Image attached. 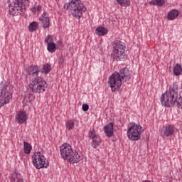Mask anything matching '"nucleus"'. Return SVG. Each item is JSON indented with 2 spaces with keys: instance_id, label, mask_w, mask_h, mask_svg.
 <instances>
[{
  "instance_id": "a211bd4d",
  "label": "nucleus",
  "mask_w": 182,
  "mask_h": 182,
  "mask_svg": "<svg viewBox=\"0 0 182 182\" xmlns=\"http://www.w3.org/2000/svg\"><path fill=\"white\" fill-rule=\"evenodd\" d=\"M101 142H102V141L100 139V136H98L96 138H94V139H92L91 146H92V147H93V149H97V147H99V146H100Z\"/></svg>"
},
{
  "instance_id": "f3484780",
  "label": "nucleus",
  "mask_w": 182,
  "mask_h": 182,
  "mask_svg": "<svg viewBox=\"0 0 182 182\" xmlns=\"http://www.w3.org/2000/svg\"><path fill=\"white\" fill-rule=\"evenodd\" d=\"M149 5H154L155 6H163L166 5V1L164 0H152L149 2Z\"/></svg>"
},
{
  "instance_id": "2eb2a0df",
  "label": "nucleus",
  "mask_w": 182,
  "mask_h": 182,
  "mask_svg": "<svg viewBox=\"0 0 182 182\" xmlns=\"http://www.w3.org/2000/svg\"><path fill=\"white\" fill-rule=\"evenodd\" d=\"M178 10L172 9L168 13L167 18L169 21H174L178 16Z\"/></svg>"
},
{
  "instance_id": "6ab92c4d",
  "label": "nucleus",
  "mask_w": 182,
  "mask_h": 182,
  "mask_svg": "<svg viewBox=\"0 0 182 182\" xmlns=\"http://www.w3.org/2000/svg\"><path fill=\"white\" fill-rule=\"evenodd\" d=\"M23 150L26 154H31V151H32V145L29 143L24 141L23 142Z\"/></svg>"
},
{
  "instance_id": "1a4fd4ad",
  "label": "nucleus",
  "mask_w": 182,
  "mask_h": 182,
  "mask_svg": "<svg viewBox=\"0 0 182 182\" xmlns=\"http://www.w3.org/2000/svg\"><path fill=\"white\" fill-rule=\"evenodd\" d=\"M122 79L120 75L117 74V72L114 73L112 75L109 77L108 85L112 89V92H117L122 86Z\"/></svg>"
},
{
  "instance_id": "cd10ccee",
  "label": "nucleus",
  "mask_w": 182,
  "mask_h": 182,
  "mask_svg": "<svg viewBox=\"0 0 182 182\" xmlns=\"http://www.w3.org/2000/svg\"><path fill=\"white\" fill-rule=\"evenodd\" d=\"M44 42L49 45L50 43H53V36L52 35H48L44 40Z\"/></svg>"
},
{
  "instance_id": "9d476101",
  "label": "nucleus",
  "mask_w": 182,
  "mask_h": 182,
  "mask_svg": "<svg viewBox=\"0 0 182 182\" xmlns=\"http://www.w3.org/2000/svg\"><path fill=\"white\" fill-rule=\"evenodd\" d=\"M162 132L166 137H170V136H173L175 133H177V128L174 125L170 124L166 127H164L162 129Z\"/></svg>"
},
{
  "instance_id": "412c9836",
  "label": "nucleus",
  "mask_w": 182,
  "mask_h": 182,
  "mask_svg": "<svg viewBox=\"0 0 182 182\" xmlns=\"http://www.w3.org/2000/svg\"><path fill=\"white\" fill-rule=\"evenodd\" d=\"M182 73V68L180 64H176L173 68V74L175 76H180V74Z\"/></svg>"
},
{
  "instance_id": "ddd939ff",
  "label": "nucleus",
  "mask_w": 182,
  "mask_h": 182,
  "mask_svg": "<svg viewBox=\"0 0 182 182\" xmlns=\"http://www.w3.org/2000/svg\"><path fill=\"white\" fill-rule=\"evenodd\" d=\"M16 120L19 124H23L28 120V116H26V112L23 111H20L16 117Z\"/></svg>"
},
{
  "instance_id": "c85d7f7f",
  "label": "nucleus",
  "mask_w": 182,
  "mask_h": 182,
  "mask_svg": "<svg viewBox=\"0 0 182 182\" xmlns=\"http://www.w3.org/2000/svg\"><path fill=\"white\" fill-rule=\"evenodd\" d=\"M82 110H83V112H87V110H89V105L83 104L82 105Z\"/></svg>"
},
{
  "instance_id": "20e7f679",
  "label": "nucleus",
  "mask_w": 182,
  "mask_h": 182,
  "mask_svg": "<svg viewBox=\"0 0 182 182\" xmlns=\"http://www.w3.org/2000/svg\"><path fill=\"white\" fill-rule=\"evenodd\" d=\"M112 53L111 54V58L114 60H117L119 62L120 60H124L127 56L126 55V46H124V43L116 40L112 44Z\"/></svg>"
},
{
  "instance_id": "39448f33",
  "label": "nucleus",
  "mask_w": 182,
  "mask_h": 182,
  "mask_svg": "<svg viewBox=\"0 0 182 182\" xmlns=\"http://www.w3.org/2000/svg\"><path fill=\"white\" fill-rule=\"evenodd\" d=\"M30 0H15L9 5V14L12 16H18L21 12L26 11V8L29 5Z\"/></svg>"
},
{
  "instance_id": "4be33fe9",
  "label": "nucleus",
  "mask_w": 182,
  "mask_h": 182,
  "mask_svg": "<svg viewBox=\"0 0 182 182\" xmlns=\"http://www.w3.org/2000/svg\"><path fill=\"white\" fill-rule=\"evenodd\" d=\"M65 127L67 130H72L75 127V122L72 119L68 120L65 122Z\"/></svg>"
},
{
  "instance_id": "9b49d317",
  "label": "nucleus",
  "mask_w": 182,
  "mask_h": 182,
  "mask_svg": "<svg viewBox=\"0 0 182 182\" xmlns=\"http://www.w3.org/2000/svg\"><path fill=\"white\" fill-rule=\"evenodd\" d=\"M118 75H119V77L121 80L123 82H127V80H130L131 76H130V70L127 68H122L119 70L118 73H117Z\"/></svg>"
},
{
  "instance_id": "c756f323",
  "label": "nucleus",
  "mask_w": 182,
  "mask_h": 182,
  "mask_svg": "<svg viewBox=\"0 0 182 182\" xmlns=\"http://www.w3.org/2000/svg\"><path fill=\"white\" fill-rule=\"evenodd\" d=\"M58 63L59 65H63V63H65V58L63 57H60L58 58Z\"/></svg>"
},
{
  "instance_id": "5701e85b",
  "label": "nucleus",
  "mask_w": 182,
  "mask_h": 182,
  "mask_svg": "<svg viewBox=\"0 0 182 182\" xmlns=\"http://www.w3.org/2000/svg\"><path fill=\"white\" fill-rule=\"evenodd\" d=\"M38 29V22L36 21H33L30 23L28 26V31L30 32H33Z\"/></svg>"
},
{
  "instance_id": "423d86ee",
  "label": "nucleus",
  "mask_w": 182,
  "mask_h": 182,
  "mask_svg": "<svg viewBox=\"0 0 182 182\" xmlns=\"http://www.w3.org/2000/svg\"><path fill=\"white\" fill-rule=\"evenodd\" d=\"M11 89H12L11 85L4 83L0 84V107H2L4 105H8L11 102L12 99Z\"/></svg>"
},
{
  "instance_id": "4468645a",
  "label": "nucleus",
  "mask_w": 182,
  "mask_h": 182,
  "mask_svg": "<svg viewBox=\"0 0 182 182\" xmlns=\"http://www.w3.org/2000/svg\"><path fill=\"white\" fill-rule=\"evenodd\" d=\"M104 132L107 137H112L113 136V123L110 122L105 127Z\"/></svg>"
},
{
  "instance_id": "b1692460",
  "label": "nucleus",
  "mask_w": 182,
  "mask_h": 182,
  "mask_svg": "<svg viewBox=\"0 0 182 182\" xmlns=\"http://www.w3.org/2000/svg\"><path fill=\"white\" fill-rule=\"evenodd\" d=\"M52 67L50 66V64H46L43 66L41 73H45V75H48V72H50V69Z\"/></svg>"
},
{
  "instance_id": "dca6fc26",
  "label": "nucleus",
  "mask_w": 182,
  "mask_h": 182,
  "mask_svg": "<svg viewBox=\"0 0 182 182\" xmlns=\"http://www.w3.org/2000/svg\"><path fill=\"white\" fill-rule=\"evenodd\" d=\"M107 32H109V30L102 26L97 27L95 29L96 35H98V36H105V35H107Z\"/></svg>"
},
{
  "instance_id": "0eeeda50",
  "label": "nucleus",
  "mask_w": 182,
  "mask_h": 182,
  "mask_svg": "<svg viewBox=\"0 0 182 182\" xmlns=\"http://www.w3.org/2000/svg\"><path fill=\"white\" fill-rule=\"evenodd\" d=\"M143 132H144V129H143V127L139 124H136V123L134 122H131L129 124L127 134L129 140L136 141L137 140H140V134H141Z\"/></svg>"
},
{
  "instance_id": "f8f14e48",
  "label": "nucleus",
  "mask_w": 182,
  "mask_h": 182,
  "mask_svg": "<svg viewBox=\"0 0 182 182\" xmlns=\"http://www.w3.org/2000/svg\"><path fill=\"white\" fill-rule=\"evenodd\" d=\"M39 21H41V26L43 29H46L50 26V19L49 18V16L46 11H44L39 18Z\"/></svg>"
},
{
  "instance_id": "aec40b11",
  "label": "nucleus",
  "mask_w": 182,
  "mask_h": 182,
  "mask_svg": "<svg viewBox=\"0 0 182 182\" xmlns=\"http://www.w3.org/2000/svg\"><path fill=\"white\" fill-rule=\"evenodd\" d=\"M47 50L50 53H55L56 52V44L55 43H49L47 44Z\"/></svg>"
},
{
  "instance_id": "7ed1b4c3",
  "label": "nucleus",
  "mask_w": 182,
  "mask_h": 182,
  "mask_svg": "<svg viewBox=\"0 0 182 182\" xmlns=\"http://www.w3.org/2000/svg\"><path fill=\"white\" fill-rule=\"evenodd\" d=\"M60 153L61 157L71 164L80 161V155L68 144H63L60 147Z\"/></svg>"
},
{
  "instance_id": "bb28decb",
  "label": "nucleus",
  "mask_w": 182,
  "mask_h": 182,
  "mask_svg": "<svg viewBox=\"0 0 182 182\" xmlns=\"http://www.w3.org/2000/svg\"><path fill=\"white\" fill-rule=\"evenodd\" d=\"M41 11H42V6H34L32 9H31V12H33V14H36V12H41Z\"/></svg>"
},
{
  "instance_id": "f257e3e1",
  "label": "nucleus",
  "mask_w": 182,
  "mask_h": 182,
  "mask_svg": "<svg viewBox=\"0 0 182 182\" xmlns=\"http://www.w3.org/2000/svg\"><path fill=\"white\" fill-rule=\"evenodd\" d=\"M26 72L28 75L33 76L29 84L30 90L33 93H43V92L48 89L46 81H45L43 78L38 77V75L41 73L39 66L37 65H31L26 68Z\"/></svg>"
},
{
  "instance_id": "a878e982",
  "label": "nucleus",
  "mask_w": 182,
  "mask_h": 182,
  "mask_svg": "<svg viewBox=\"0 0 182 182\" xmlns=\"http://www.w3.org/2000/svg\"><path fill=\"white\" fill-rule=\"evenodd\" d=\"M98 136H99L96 135V131H95V129H92L88 132V137L92 140H93L94 139Z\"/></svg>"
},
{
  "instance_id": "f03ea898",
  "label": "nucleus",
  "mask_w": 182,
  "mask_h": 182,
  "mask_svg": "<svg viewBox=\"0 0 182 182\" xmlns=\"http://www.w3.org/2000/svg\"><path fill=\"white\" fill-rule=\"evenodd\" d=\"M64 9L70 11L75 19H80L86 12V6L80 0H69V2L64 5Z\"/></svg>"
},
{
  "instance_id": "6e6552de",
  "label": "nucleus",
  "mask_w": 182,
  "mask_h": 182,
  "mask_svg": "<svg viewBox=\"0 0 182 182\" xmlns=\"http://www.w3.org/2000/svg\"><path fill=\"white\" fill-rule=\"evenodd\" d=\"M32 160L34 167L38 168V170L49 167V162L46 163V158L41 152H35L32 156Z\"/></svg>"
},
{
  "instance_id": "393cba45",
  "label": "nucleus",
  "mask_w": 182,
  "mask_h": 182,
  "mask_svg": "<svg viewBox=\"0 0 182 182\" xmlns=\"http://www.w3.org/2000/svg\"><path fill=\"white\" fill-rule=\"evenodd\" d=\"M121 6H130V0H117Z\"/></svg>"
},
{
  "instance_id": "7c9ffc66",
  "label": "nucleus",
  "mask_w": 182,
  "mask_h": 182,
  "mask_svg": "<svg viewBox=\"0 0 182 182\" xmlns=\"http://www.w3.org/2000/svg\"><path fill=\"white\" fill-rule=\"evenodd\" d=\"M142 182H151V181L145 180V181H143Z\"/></svg>"
}]
</instances>
